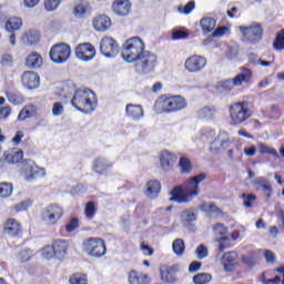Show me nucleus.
Masks as SVG:
<instances>
[{
  "instance_id": "nucleus-64",
  "label": "nucleus",
  "mask_w": 284,
  "mask_h": 284,
  "mask_svg": "<svg viewBox=\"0 0 284 284\" xmlns=\"http://www.w3.org/2000/svg\"><path fill=\"white\" fill-rule=\"evenodd\" d=\"M13 58L11 54H3L1 59V63L3 65H12Z\"/></svg>"
},
{
  "instance_id": "nucleus-35",
  "label": "nucleus",
  "mask_w": 284,
  "mask_h": 284,
  "mask_svg": "<svg viewBox=\"0 0 284 284\" xmlns=\"http://www.w3.org/2000/svg\"><path fill=\"white\" fill-rule=\"evenodd\" d=\"M31 116H37V106L29 104L20 111L18 120L26 121V119H30Z\"/></svg>"
},
{
  "instance_id": "nucleus-32",
  "label": "nucleus",
  "mask_w": 284,
  "mask_h": 284,
  "mask_svg": "<svg viewBox=\"0 0 284 284\" xmlns=\"http://www.w3.org/2000/svg\"><path fill=\"white\" fill-rule=\"evenodd\" d=\"M3 156L7 163L14 165L23 160V151H8Z\"/></svg>"
},
{
  "instance_id": "nucleus-43",
  "label": "nucleus",
  "mask_w": 284,
  "mask_h": 284,
  "mask_svg": "<svg viewBox=\"0 0 284 284\" xmlns=\"http://www.w3.org/2000/svg\"><path fill=\"white\" fill-rule=\"evenodd\" d=\"M274 50H284V29L277 32L273 42Z\"/></svg>"
},
{
  "instance_id": "nucleus-62",
  "label": "nucleus",
  "mask_w": 284,
  "mask_h": 284,
  "mask_svg": "<svg viewBox=\"0 0 284 284\" xmlns=\"http://www.w3.org/2000/svg\"><path fill=\"white\" fill-rule=\"evenodd\" d=\"M23 136H24L23 131H18L12 139L13 145H19L21 143V140L23 139Z\"/></svg>"
},
{
  "instance_id": "nucleus-33",
  "label": "nucleus",
  "mask_w": 284,
  "mask_h": 284,
  "mask_svg": "<svg viewBox=\"0 0 284 284\" xmlns=\"http://www.w3.org/2000/svg\"><path fill=\"white\" fill-rule=\"evenodd\" d=\"M125 112L128 116H130L134 121H138V119H141V116H143V106L135 105V104H128Z\"/></svg>"
},
{
  "instance_id": "nucleus-57",
  "label": "nucleus",
  "mask_w": 284,
  "mask_h": 284,
  "mask_svg": "<svg viewBox=\"0 0 284 284\" xmlns=\"http://www.w3.org/2000/svg\"><path fill=\"white\" fill-rule=\"evenodd\" d=\"M52 114L53 116H60V114H63V104H61V102H55L53 104Z\"/></svg>"
},
{
  "instance_id": "nucleus-42",
  "label": "nucleus",
  "mask_w": 284,
  "mask_h": 284,
  "mask_svg": "<svg viewBox=\"0 0 284 284\" xmlns=\"http://www.w3.org/2000/svg\"><path fill=\"white\" fill-rule=\"evenodd\" d=\"M212 281V275L207 273H200L193 276L194 284H209Z\"/></svg>"
},
{
  "instance_id": "nucleus-13",
  "label": "nucleus",
  "mask_w": 284,
  "mask_h": 284,
  "mask_svg": "<svg viewBox=\"0 0 284 284\" xmlns=\"http://www.w3.org/2000/svg\"><path fill=\"white\" fill-rule=\"evenodd\" d=\"M100 52L108 59L116 57V54H119V44L116 43V40L110 37H104L101 40Z\"/></svg>"
},
{
  "instance_id": "nucleus-4",
  "label": "nucleus",
  "mask_w": 284,
  "mask_h": 284,
  "mask_svg": "<svg viewBox=\"0 0 284 284\" xmlns=\"http://www.w3.org/2000/svg\"><path fill=\"white\" fill-rule=\"evenodd\" d=\"M156 106L161 108L162 112H179L187 108V102L181 95H162L158 100Z\"/></svg>"
},
{
  "instance_id": "nucleus-54",
  "label": "nucleus",
  "mask_w": 284,
  "mask_h": 284,
  "mask_svg": "<svg viewBox=\"0 0 284 284\" xmlns=\"http://www.w3.org/2000/svg\"><path fill=\"white\" fill-rule=\"evenodd\" d=\"M79 227V219L73 217L69 221V223L65 225V230L69 233L74 232Z\"/></svg>"
},
{
  "instance_id": "nucleus-45",
  "label": "nucleus",
  "mask_w": 284,
  "mask_h": 284,
  "mask_svg": "<svg viewBox=\"0 0 284 284\" xmlns=\"http://www.w3.org/2000/svg\"><path fill=\"white\" fill-rule=\"evenodd\" d=\"M70 284H88V277L81 273L73 274L70 280Z\"/></svg>"
},
{
  "instance_id": "nucleus-24",
  "label": "nucleus",
  "mask_w": 284,
  "mask_h": 284,
  "mask_svg": "<svg viewBox=\"0 0 284 284\" xmlns=\"http://www.w3.org/2000/svg\"><path fill=\"white\" fill-rule=\"evenodd\" d=\"M21 41L24 45H37L41 41V33L37 30H28L22 34Z\"/></svg>"
},
{
  "instance_id": "nucleus-61",
  "label": "nucleus",
  "mask_w": 284,
  "mask_h": 284,
  "mask_svg": "<svg viewBox=\"0 0 284 284\" xmlns=\"http://www.w3.org/2000/svg\"><path fill=\"white\" fill-rule=\"evenodd\" d=\"M10 112H12L10 106L0 108V119H8V116H10Z\"/></svg>"
},
{
  "instance_id": "nucleus-56",
  "label": "nucleus",
  "mask_w": 284,
  "mask_h": 284,
  "mask_svg": "<svg viewBox=\"0 0 284 284\" xmlns=\"http://www.w3.org/2000/svg\"><path fill=\"white\" fill-rule=\"evenodd\" d=\"M225 34H230V28L227 27H217L215 32L212 33L213 37H223Z\"/></svg>"
},
{
  "instance_id": "nucleus-47",
  "label": "nucleus",
  "mask_w": 284,
  "mask_h": 284,
  "mask_svg": "<svg viewBox=\"0 0 284 284\" xmlns=\"http://www.w3.org/2000/svg\"><path fill=\"white\" fill-rule=\"evenodd\" d=\"M84 214L87 219H94V215L97 214V206H94V202L87 203Z\"/></svg>"
},
{
  "instance_id": "nucleus-26",
  "label": "nucleus",
  "mask_w": 284,
  "mask_h": 284,
  "mask_svg": "<svg viewBox=\"0 0 284 284\" xmlns=\"http://www.w3.org/2000/svg\"><path fill=\"white\" fill-rule=\"evenodd\" d=\"M24 65L31 70L41 68L43 65V57L38 52H31L27 55Z\"/></svg>"
},
{
  "instance_id": "nucleus-55",
  "label": "nucleus",
  "mask_w": 284,
  "mask_h": 284,
  "mask_svg": "<svg viewBox=\"0 0 284 284\" xmlns=\"http://www.w3.org/2000/svg\"><path fill=\"white\" fill-rule=\"evenodd\" d=\"M216 241L219 242V252H225V248L227 247V245H225L227 243V241H230V239L227 236H221L217 237Z\"/></svg>"
},
{
  "instance_id": "nucleus-12",
  "label": "nucleus",
  "mask_w": 284,
  "mask_h": 284,
  "mask_svg": "<svg viewBox=\"0 0 284 284\" xmlns=\"http://www.w3.org/2000/svg\"><path fill=\"white\" fill-rule=\"evenodd\" d=\"M22 176L26 181H34L39 176H45V169L39 168L33 161H28L22 166Z\"/></svg>"
},
{
  "instance_id": "nucleus-46",
  "label": "nucleus",
  "mask_w": 284,
  "mask_h": 284,
  "mask_svg": "<svg viewBox=\"0 0 284 284\" xmlns=\"http://www.w3.org/2000/svg\"><path fill=\"white\" fill-rule=\"evenodd\" d=\"M179 165L182 170V172L187 173L192 172V163L190 162V159L183 156L180 159Z\"/></svg>"
},
{
  "instance_id": "nucleus-48",
  "label": "nucleus",
  "mask_w": 284,
  "mask_h": 284,
  "mask_svg": "<svg viewBox=\"0 0 284 284\" xmlns=\"http://www.w3.org/2000/svg\"><path fill=\"white\" fill-rule=\"evenodd\" d=\"M61 6V0H45L44 8L48 12H54Z\"/></svg>"
},
{
  "instance_id": "nucleus-29",
  "label": "nucleus",
  "mask_w": 284,
  "mask_h": 284,
  "mask_svg": "<svg viewBox=\"0 0 284 284\" xmlns=\"http://www.w3.org/2000/svg\"><path fill=\"white\" fill-rule=\"evenodd\" d=\"M161 192V183L156 180H151L146 183L145 194L148 199H156Z\"/></svg>"
},
{
  "instance_id": "nucleus-38",
  "label": "nucleus",
  "mask_w": 284,
  "mask_h": 284,
  "mask_svg": "<svg viewBox=\"0 0 284 284\" xmlns=\"http://www.w3.org/2000/svg\"><path fill=\"white\" fill-rule=\"evenodd\" d=\"M21 26H23V20H21V18H10L6 23L8 32H14V30H19Z\"/></svg>"
},
{
  "instance_id": "nucleus-1",
  "label": "nucleus",
  "mask_w": 284,
  "mask_h": 284,
  "mask_svg": "<svg viewBox=\"0 0 284 284\" xmlns=\"http://www.w3.org/2000/svg\"><path fill=\"white\" fill-rule=\"evenodd\" d=\"M205 181V174H199L186 182H184L183 186H175L171 191L170 201H175V203H189L190 196H199V183H203Z\"/></svg>"
},
{
  "instance_id": "nucleus-37",
  "label": "nucleus",
  "mask_w": 284,
  "mask_h": 284,
  "mask_svg": "<svg viewBox=\"0 0 284 284\" xmlns=\"http://www.w3.org/2000/svg\"><path fill=\"white\" fill-rule=\"evenodd\" d=\"M257 148H258L260 154H271L275 159H280V155H278V152L276 151V149H274L263 142L258 143Z\"/></svg>"
},
{
  "instance_id": "nucleus-27",
  "label": "nucleus",
  "mask_w": 284,
  "mask_h": 284,
  "mask_svg": "<svg viewBox=\"0 0 284 284\" xmlns=\"http://www.w3.org/2000/svg\"><path fill=\"white\" fill-rule=\"evenodd\" d=\"M128 278L130 284H150V276L139 271H130Z\"/></svg>"
},
{
  "instance_id": "nucleus-3",
  "label": "nucleus",
  "mask_w": 284,
  "mask_h": 284,
  "mask_svg": "<svg viewBox=\"0 0 284 284\" xmlns=\"http://www.w3.org/2000/svg\"><path fill=\"white\" fill-rule=\"evenodd\" d=\"M145 51V42L139 37L129 38L122 45V59L134 63Z\"/></svg>"
},
{
  "instance_id": "nucleus-31",
  "label": "nucleus",
  "mask_w": 284,
  "mask_h": 284,
  "mask_svg": "<svg viewBox=\"0 0 284 284\" xmlns=\"http://www.w3.org/2000/svg\"><path fill=\"white\" fill-rule=\"evenodd\" d=\"M90 12H92V7H90V3L88 2L77 4L73 9V14L78 19H84L87 14H90Z\"/></svg>"
},
{
  "instance_id": "nucleus-34",
  "label": "nucleus",
  "mask_w": 284,
  "mask_h": 284,
  "mask_svg": "<svg viewBox=\"0 0 284 284\" xmlns=\"http://www.w3.org/2000/svg\"><path fill=\"white\" fill-rule=\"evenodd\" d=\"M200 27L204 34H210V32H214V28H216V20L214 18H202L200 20Z\"/></svg>"
},
{
  "instance_id": "nucleus-14",
  "label": "nucleus",
  "mask_w": 284,
  "mask_h": 284,
  "mask_svg": "<svg viewBox=\"0 0 284 284\" xmlns=\"http://www.w3.org/2000/svg\"><path fill=\"white\" fill-rule=\"evenodd\" d=\"M207 65V60L202 55H191L184 62V68L187 72H201Z\"/></svg>"
},
{
  "instance_id": "nucleus-36",
  "label": "nucleus",
  "mask_w": 284,
  "mask_h": 284,
  "mask_svg": "<svg viewBox=\"0 0 284 284\" xmlns=\"http://www.w3.org/2000/svg\"><path fill=\"white\" fill-rule=\"evenodd\" d=\"M160 274L163 283H174L175 278H174V275H172V270L169 266L166 265L161 266Z\"/></svg>"
},
{
  "instance_id": "nucleus-39",
  "label": "nucleus",
  "mask_w": 284,
  "mask_h": 284,
  "mask_svg": "<svg viewBox=\"0 0 284 284\" xmlns=\"http://www.w3.org/2000/svg\"><path fill=\"white\" fill-rule=\"evenodd\" d=\"M172 250L176 256H183L185 253V242L182 239H176L172 243Z\"/></svg>"
},
{
  "instance_id": "nucleus-63",
  "label": "nucleus",
  "mask_w": 284,
  "mask_h": 284,
  "mask_svg": "<svg viewBox=\"0 0 284 284\" xmlns=\"http://www.w3.org/2000/svg\"><path fill=\"white\" fill-rule=\"evenodd\" d=\"M264 256H265L266 263H274L276 261V256L272 251H265Z\"/></svg>"
},
{
  "instance_id": "nucleus-11",
  "label": "nucleus",
  "mask_w": 284,
  "mask_h": 284,
  "mask_svg": "<svg viewBox=\"0 0 284 284\" xmlns=\"http://www.w3.org/2000/svg\"><path fill=\"white\" fill-rule=\"evenodd\" d=\"M252 79V71L247 68H242L241 72L232 80H225L222 84L224 90H234V88H239V85H243V83H248Z\"/></svg>"
},
{
  "instance_id": "nucleus-17",
  "label": "nucleus",
  "mask_w": 284,
  "mask_h": 284,
  "mask_svg": "<svg viewBox=\"0 0 284 284\" xmlns=\"http://www.w3.org/2000/svg\"><path fill=\"white\" fill-rule=\"evenodd\" d=\"M230 148V135L226 132H220L219 135L211 143V152H221Z\"/></svg>"
},
{
  "instance_id": "nucleus-20",
  "label": "nucleus",
  "mask_w": 284,
  "mask_h": 284,
  "mask_svg": "<svg viewBox=\"0 0 284 284\" xmlns=\"http://www.w3.org/2000/svg\"><path fill=\"white\" fill-rule=\"evenodd\" d=\"M113 12L119 17H128L130 10H132V4L130 0H115L112 4Z\"/></svg>"
},
{
  "instance_id": "nucleus-8",
  "label": "nucleus",
  "mask_w": 284,
  "mask_h": 284,
  "mask_svg": "<svg viewBox=\"0 0 284 284\" xmlns=\"http://www.w3.org/2000/svg\"><path fill=\"white\" fill-rule=\"evenodd\" d=\"M230 116H231L232 123L234 125H239L247 121V119H250L251 116L250 109H247V106H245V103L243 102L234 103L230 108Z\"/></svg>"
},
{
  "instance_id": "nucleus-22",
  "label": "nucleus",
  "mask_w": 284,
  "mask_h": 284,
  "mask_svg": "<svg viewBox=\"0 0 284 284\" xmlns=\"http://www.w3.org/2000/svg\"><path fill=\"white\" fill-rule=\"evenodd\" d=\"M252 184L255 190H263L266 199L272 197V185H270V181H267V179L256 178L255 180H253Z\"/></svg>"
},
{
  "instance_id": "nucleus-25",
  "label": "nucleus",
  "mask_w": 284,
  "mask_h": 284,
  "mask_svg": "<svg viewBox=\"0 0 284 284\" xmlns=\"http://www.w3.org/2000/svg\"><path fill=\"white\" fill-rule=\"evenodd\" d=\"M3 232L8 236H19V233L21 232V223L14 219H9L4 223Z\"/></svg>"
},
{
  "instance_id": "nucleus-21",
  "label": "nucleus",
  "mask_w": 284,
  "mask_h": 284,
  "mask_svg": "<svg viewBox=\"0 0 284 284\" xmlns=\"http://www.w3.org/2000/svg\"><path fill=\"white\" fill-rule=\"evenodd\" d=\"M111 169H112V162H110L105 158H98L94 161L93 172L95 174H100V175L108 174V170H111Z\"/></svg>"
},
{
  "instance_id": "nucleus-15",
  "label": "nucleus",
  "mask_w": 284,
  "mask_h": 284,
  "mask_svg": "<svg viewBox=\"0 0 284 284\" xmlns=\"http://www.w3.org/2000/svg\"><path fill=\"white\" fill-rule=\"evenodd\" d=\"M75 57L80 61H92L97 57V49L90 43L78 44L75 48Z\"/></svg>"
},
{
  "instance_id": "nucleus-60",
  "label": "nucleus",
  "mask_w": 284,
  "mask_h": 284,
  "mask_svg": "<svg viewBox=\"0 0 284 284\" xmlns=\"http://www.w3.org/2000/svg\"><path fill=\"white\" fill-rule=\"evenodd\" d=\"M43 256L44 258H52L54 257V246H47L44 250H43Z\"/></svg>"
},
{
  "instance_id": "nucleus-9",
  "label": "nucleus",
  "mask_w": 284,
  "mask_h": 284,
  "mask_svg": "<svg viewBox=\"0 0 284 284\" xmlns=\"http://www.w3.org/2000/svg\"><path fill=\"white\" fill-rule=\"evenodd\" d=\"M60 219H63V207L51 204L42 211V221L45 225H57Z\"/></svg>"
},
{
  "instance_id": "nucleus-51",
  "label": "nucleus",
  "mask_w": 284,
  "mask_h": 284,
  "mask_svg": "<svg viewBox=\"0 0 284 284\" xmlns=\"http://www.w3.org/2000/svg\"><path fill=\"white\" fill-rule=\"evenodd\" d=\"M196 257L201 261L203 258H207V247L205 245L201 244L195 250Z\"/></svg>"
},
{
  "instance_id": "nucleus-52",
  "label": "nucleus",
  "mask_w": 284,
  "mask_h": 284,
  "mask_svg": "<svg viewBox=\"0 0 284 284\" xmlns=\"http://www.w3.org/2000/svg\"><path fill=\"white\" fill-rule=\"evenodd\" d=\"M254 258H256V252L251 251L246 255H242L243 263H246V265H253Z\"/></svg>"
},
{
  "instance_id": "nucleus-30",
  "label": "nucleus",
  "mask_w": 284,
  "mask_h": 284,
  "mask_svg": "<svg viewBox=\"0 0 284 284\" xmlns=\"http://www.w3.org/2000/svg\"><path fill=\"white\" fill-rule=\"evenodd\" d=\"M53 250H54V257L61 261V258H63V256L68 254V242L64 240L55 241L53 243Z\"/></svg>"
},
{
  "instance_id": "nucleus-28",
  "label": "nucleus",
  "mask_w": 284,
  "mask_h": 284,
  "mask_svg": "<svg viewBox=\"0 0 284 284\" xmlns=\"http://www.w3.org/2000/svg\"><path fill=\"white\" fill-rule=\"evenodd\" d=\"M199 207L202 212H205L206 214H210V216H223V215H225L223 210L219 209V206H216V204H214V203H202Z\"/></svg>"
},
{
  "instance_id": "nucleus-49",
  "label": "nucleus",
  "mask_w": 284,
  "mask_h": 284,
  "mask_svg": "<svg viewBox=\"0 0 284 284\" xmlns=\"http://www.w3.org/2000/svg\"><path fill=\"white\" fill-rule=\"evenodd\" d=\"M213 232L216 236H225L227 234V227L223 223H216L213 225Z\"/></svg>"
},
{
  "instance_id": "nucleus-2",
  "label": "nucleus",
  "mask_w": 284,
  "mask_h": 284,
  "mask_svg": "<svg viewBox=\"0 0 284 284\" xmlns=\"http://www.w3.org/2000/svg\"><path fill=\"white\" fill-rule=\"evenodd\" d=\"M71 103L79 112H93L97 108V95L90 89H79L75 91Z\"/></svg>"
},
{
  "instance_id": "nucleus-18",
  "label": "nucleus",
  "mask_w": 284,
  "mask_h": 284,
  "mask_svg": "<svg viewBox=\"0 0 284 284\" xmlns=\"http://www.w3.org/2000/svg\"><path fill=\"white\" fill-rule=\"evenodd\" d=\"M21 80L23 88H27V90H37V87L40 83L39 74L33 71H26L22 74Z\"/></svg>"
},
{
  "instance_id": "nucleus-23",
  "label": "nucleus",
  "mask_w": 284,
  "mask_h": 284,
  "mask_svg": "<svg viewBox=\"0 0 284 284\" xmlns=\"http://www.w3.org/2000/svg\"><path fill=\"white\" fill-rule=\"evenodd\" d=\"M92 26L98 32H105L112 26V20L108 16H98L93 18Z\"/></svg>"
},
{
  "instance_id": "nucleus-53",
  "label": "nucleus",
  "mask_w": 284,
  "mask_h": 284,
  "mask_svg": "<svg viewBox=\"0 0 284 284\" xmlns=\"http://www.w3.org/2000/svg\"><path fill=\"white\" fill-rule=\"evenodd\" d=\"M195 8V3L194 1H190L189 3L185 4V7H179V12H181V14H190L192 12V10H194Z\"/></svg>"
},
{
  "instance_id": "nucleus-19",
  "label": "nucleus",
  "mask_w": 284,
  "mask_h": 284,
  "mask_svg": "<svg viewBox=\"0 0 284 284\" xmlns=\"http://www.w3.org/2000/svg\"><path fill=\"white\" fill-rule=\"evenodd\" d=\"M176 163V155L170 153V151H163L160 154V166L164 172H170Z\"/></svg>"
},
{
  "instance_id": "nucleus-7",
  "label": "nucleus",
  "mask_w": 284,
  "mask_h": 284,
  "mask_svg": "<svg viewBox=\"0 0 284 284\" xmlns=\"http://www.w3.org/2000/svg\"><path fill=\"white\" fill-rule=\"evenodd\" d=\"M242 32V39L246 43H258L263 38V27L261 24L253 23L248 27H239Z\"/></svg>"
},
{
  "instance_id": "nucleus-16",
  "label": "nucleus",
  "mask_w": 284,
  "mask_h": 284,
  "mask_svg": "<svg viewBox=\"0 0 284 284\" xmlns=\"http://www.w3.org/2000/svg\"><path fill=\"white\" fill-rule=\"evenodd\" d=\"M224 272H234L239 267V255L235 252H226L221 257Z\"/></svg>"
},
{
  "instance_id": "nucleus-10",
  "label": "nucleus",
  "mask_w": 284,
  "mask_h": 284,
  "mask_svg": "<svg viewBox=\"0 0 284 284\" xmlns=\"http://www.w3.org/2000/svg\"><path fill=\"white\" fill-rule=\"evenodd\" d=\"M71 49L67 43L55 44L51 48L49 57L53 63H65L70 59Z\"/></svg>"
},
{
  "instance_id": "nucleus-5",
  "label": "nucleus",
  "mask_w": 284,
  "mask_h": 284,
  "mask_svg": "<svg viewBox=\"0 0 284 284\" xmlns=\"http://www.w3.org/2000/svg\"><path fill=\"white\" fill-rule=\"evenodd\" d=\"M135 62V70L142 74H150L156 67V54L146 51L141 54Z\"/></svg>"
},
{
  "instance_id": "nucleus-40",
  "label": "nucleus",
  "mask_w": 284,
  "mask_h": 284,
  "mask_svg": "<svg viewBox=\"0 0 284 284\" xmlns=\"http://www.w3.org/2000/svg\"><path fill=\"white\" fill-rule=\"evenodd\" d=\"M13 186L12 183L2 182L0 183V199H9L12 196Z\"/></svg>"
},
{
  "instance_id": "nucleus-41",
  "label": "nucleus",
  "mask_w": 284,
  "mask_h": 284,
  "mask_svg": "<svg viewBox=\"0 0 284 284\" xmlns=\"http://www.w3.org/2000/svg\"><path fill=\"white\" fill-rule=\"evenodd\" d=\"M181 221H182L183 225H187V223H192V222L196 221V213H194L190 210H185L181 213Z\"/></svg>"
},
{
  "instance_id": "nucleus-50",
  "label": "nucleus",
  "mask_w": 284,
  "mask_h": 284,
  "mask_svg": "<svg viewBox=\"0 0 284 284\" xmlns=\"http://www.w3.org/2000/svg\"><path fill=\"white\" fill-rule=\"evenodd\" d=\"M242 199H243L244 207H252V205L256 201V195H254V194H245L244 193V194H242Z\"/></svg>"
},
{
  "instance_id": "nucleus-59",
  "label": "nucleus",
  "mask_w": 284,
  "mask_h": 284,
  "mask_svg": "<svg viewBox=\"0 0 284 284\" xmlns=\"http://www.w3.org/2000/svg\"><path fill=\"white\" fill-rule=\"evenodd\" d=\"M8 100L10 101V103H12L13 105H21V99H19V97H17V94L14 93H7Z\"/></svg>"
},
{
  "instance_id": "nucleus-58",
  "label": "nucleus",
  "mask_w": 284,
  "mask_h": 284,
  "mask_svg": "<svg viewBox=\"0 0 284 284\" xmlns=\"http://www.w3.org/2000/svg\"><path fill=\"white\" fill-rule=\"evenodd\" d=\"M30 205H32V201L27 200L21 202L20 204H17L16 210L17 212H23L24 210H28V207H30Z\"/></svg>"
},
{
  "instance_id": "nucleus-44",
  "label": "nucleus",
  "mask_w": 284,
  "mask_h": 284,
  "mask_svg": "<svg viewBox=\"0 0 284 284\" xmlns=\"http://www.w3.org/2000/svg\"><path fill=\"white\" fill-rule=\"evenodd\" d=\"M216 113V111L214 109L211 108H203L199 111V118L200 119H214V114Z\"/></svg>"
},
{
  "instance_id": "nucleus-6",
  "label": "nucleus",
  "mask_w": 284,
  "mask_h": 284,
  "mask_svg": "<svg viewBox=\"0 0 284 284\" xmlns=\"http://www.w3.org/2000/svg\"><path fill=\"white\" fill-rule=\"evenodd\" d=\"M83 251L95 258L105 256V241L103 239L90 237L83 242Z\"/></svg>"
}]
</instances>
